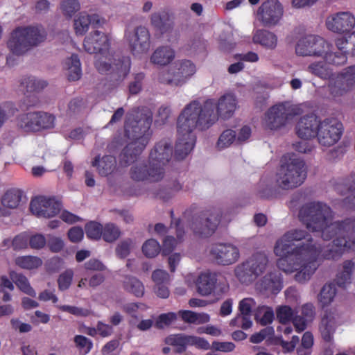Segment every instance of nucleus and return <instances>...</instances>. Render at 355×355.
Returning a JSON list of instances; mask_svg holds the SVG:
<instances>
[{
    "label": "nucleus",
    "instance_id": "obj_20",
    "mask_svg": "<svg viewBox=\"0 0 355 355\" xmlns=\"http://www.w3.org/2000/svg\"><path fill=\"white\" fill-rule=\"evenodd\" d=\"M341 314L336 310L327 311L322 318L319 330L323 340L330 342L333 339L336 329L343 323Z\"/></svg>",
    "mask_w": 355,
    "mask_h": 355
},
{
    "label": "nucleus",
    "instance_id": "obj_1",
    "mask_svg": "<svg viewBox=\"0 0 355 355\" xmlns=\"http://www.w3.org/2000/svg\"><path fill=\"white\" fill-rule=\"evenodd\" d=\"M348 234L336 235L332 238L334 239L332 243L322 250L320 245L313 241L306 230L291 229L276 241L274 252L280 257L277 266L286 274L296 272L295 281L305 283L318 268L320 256L325 259L336 260L345 251L355 248V237L347 239Z\"/></svg>",
    "mask_w": 355,
    "mask_h": 355
},
{
    "label": "nucleus",
    "instance_id": "obj_6",
    "mask_svg": "<svg viewBox=\"0 0 355 355\" xmlns=\"http://www.w3.org/2000/svg\"><path fill=\"white\" fill-rule=\"evenodd\" d=\"M46 38L43 28L37 26H20L10 34L8 41V48L16 55H22L39 46Z\"/></svg>",
    "mask_w": 355,
    "mask_h": 355
},
{
    "label": "nucleus",
    "instance_id": "obj_51",
    "mask_svg": "<svg viewBox=\"0 0 355 355\" xmlns=\"http://www.w3.org/2000/svg\"><path fill=\"white\" fill-rule=\"evenodd\" d=\"M142 252L147 257H155L160 252V245L156 240L148 239L143 244Z\"/></svg>",
    "mask_w": 355,
    "mask_h": 355
},
{
    "label": "nucleus",
    "instance_id": "obj_36",
    "mask_svg": "<svg viewBox=\"0 0 355 355\" xmlns=\"http://www.w3.org/2000/svg\"><path fill=\"white\" fill-rule=\"evenodd\" d=\"M22 193L20 190L12 189L7 191L1 198V205L2 208L8 209H15L20 203L21 200Z\"/></svg>",
    "mask_w": 355,
    "mask_h": 355
},
{
    "label": "nucleus",
    "instance_id": "obj_19",
    "mask_svg": "<svg viewBox=\"0 0 355 355\" xmlns=\"http://www.w3.org/2000/svg\"><path fill=\"white\" fill-rule=\"evenodd\" d=\"M60 209L61 205L59 202L43 196L35 198L30 204L31 211L37 217H53L60 212Z\"/></svg>",
    "mask_w": 355,
    "mask_h": 355
},
{
    "label": "nucleus",
    "instance_id": "obj_18",
    "mask_svg": "<svg viewBox=\"0 0 355 355\" xmlns=\"http://www.w3.org/2000/svg\"><path fill=\"white\" fill-rule=\"evenodd\" d=\"M327 28L336 33H346L355 27V17L349 11L330 15L326 19Z\"/></svg>",
    "mask_w": 355,
    "mask_h": 355
},
{
    "label": "nucleus",
    "instance_id": "obj_14",
    "mask_svg": "<svg viewBox=\"0 0 355 355\" xmlns=\"http://www.w3.org/2000/svg\"><path fill=\"white\" fill-rule=\"evenodd\" d=\"M343 133V124L336 119H326L320 121L317 138L324 146H331L340 139Z\"/></svg>",
    "mask_w": 355,
    "mask_h": 355
},
{
    "label": "nucleus",
    "instance_id": "obj_53",
    "mask_svg": "<svg viewBox=\"0 0 355 355\" xmlns=\"http://www.w3.org/2000/svg\"><path fill=\"white\" fill-rule=\"evenodd\" d=\"M60 6L63 14L69 17H72L80 8L78 0H63Z\"/></svg>",
    "mask_w": 355,
    "mask_h": 355
},
{
    "label": "nucleus",
    "instance_id": "obj_58",
    "mask_svg": "<svg viewBox=\"0 0 355 355\" xmlns=\"http://www.w3.org/2000/svg\"><path fill=\"white\" fill-rule=\"evenodd\" d=\"M276 313L278 320L282 324L290 322L293 317V311L288 306H279L276 310Z\"/></svg>",
    "mask_w": 355,
    "mask_h": 355
},
{
    "label": "nucleus",
    "instance_id": "obj_50",
    "mask_svg": "<svg viewBox=\"0 0 355 355\" xmlns=\"http://www.w3.org/2000/svg\"><path fill=\"white\" fill-rule=\"evenodd\" d=\"M336 45L338 49L343 53H347L355 45V31L349 35L347 37L338 38L336 41Z\"/></svg>",
    "mask_w": 355,
    "mask_h": 355
},
{
    "label": "nucleus",
    "instance_id": "obj_16",
    "mask_svg": "<svg viewBox=\"0 0 355 355\" xmlns=\"http://www.w3.org/2000/svg\"><path fill=\"white\" fill-rule=\"evenodd\" d=\"M209 254L218 264L222 266L234 264L240 258L239 248L230 243L213 244L210 248Z\"/></svg>",
    "mask_w": 355,
    "mask_h": 355
},
{
    "label": "nucleus",
    "instance_id": "obj_64",
    "mask_svg": "<svg viewBox=\"0 0 355 355\" xmlns=\"http://www.w3.org/2000/svg\"><path fill=\"white\" fill-rule=\"evenodd\" d=\"M347 185L350 194L347 197L346 200L350 204L351 207H355V173L349 178Z\"/></svg>",
    "mask_w": 355,
    "mask_h": 355
},
{
    "label": "nucleus",
    "instance_id": "obj_28",
    "mask_svg": "<svg viewBox=\"0 0 355 355\" xmlns=\"http://www.w3.org/2000/svg\"><path fill=\"white\" fill-rule=\"evenodd\" d=\"M174 50L168 46L157 47L152 53L150 60L152 63L166 66L170 64L175 58Z\"/></svg>",
    "mask_w": 355,
    "mask_h": 355
},
{
    "label": "nucleus",
    "instance_id": "obj_32",
    "mask_svg": "<svg viewBox=\"0 0 355 355\" xmlns=\"http://www.w3.org/2000/svg\"><path fill=\"white\" fill-rule=\"evenodd\" d=\"M92 166H96L98 173L102 176H107L116 169V160L114 157L106 155L99 159L96 157L92 162Z\"/></svg>",
    "mask_w": 355,
    "mask_h": 355
},
{
    "label": "nucleus",
    "instance_id": "obj_13",
    "mask_svg": "<svg viewBox=\"0 0 355 355\" xmlns=\"http://www.w3.org/2000/svg\"><path fill=\"white\" fill-rule=\"evenodd\" d=\"M355 87V64L345 67L329 82L330 93L334 96H341Z\"/></svg>",
    "mask_w": 355,
    "mask_h": 355
},
{
    "label": "nucleus",
    "instance_id": "obj_2",
    "mask_svg": "<svg viewBox=\"0 0 355 355\" xmlns=\"http://www.w3.org/2000/svg\"><path fill=\"white\" fill-rule=\"evenodd\" d=\"M237 100L232 93H226L221 96L217 102L209 98L203 103L193 100L183 109L181 117L183 125L187 128L199 127L204 131L211 127L218 118L227 119L234 114Z\"/></svg>",
    "mask_w": 355,
    "mask_h": 355
},
{
    "label": "nucleus",
    "instance_id": "obj_5",
    "mask_svg": "<svg viewBox=\"0 0 355 355\" xmlns=\"http://www.w3.org/2000/svg\"><path fill=\"white\" fill-rule=\"evenodd\" d=\"M306 173L304 161L294 154H288L281 159L280 166L276 173L275 182L282 189H293L303 184L306 178Z\"/></svg>",
    "mask_w": 355,
    "mask_h": 355
},
{
    "label": "nucleus",
    "instance_id": "obj_31",
    "mask_svg": "<svg viewBox=\"0 0 355 355\" xmlns=\"http://www.w3.org/2000/svg\"><path fill=\"white\" fill-rule=\"evenodd\" d=\"M64 68L69 80L76 81L81 78V64L77 55L73 54L67 58L64 62Z\"/></svg>",
    "mask_w": 355,
    "mask_h": 355
},
{
    "label": "nucleus",
    "instance_id": "obj_7",
    "mask_svg": "<svg viewBox=\"0 0 355 355\" xmlns=\"http://www.w3.org/2000/svg\"><path fill=\"white\" fill-rule=\"evenodd\" d=\"M297 108L288 102L272 106L265 113L263 125L266 129L277 130L284 128L288 121L297 114Z\"/></svg>",
    "mask_w": 355,
    "mask_h": 355
},
{
    "label": "nucleus",
    "instance_id": "obj_52",
    "mask_svg": "<svg viewBox=\"0 0 355 355\" xmlns=\"http://www.w3.org/2000/svg\"><path fill=\"white\" fill-rule=\"evenodd\" d=\"M58 308L64 312H67L76 317H87L92 314V311L88 309L70 305H59Z\"/></svg>",
    "mask_w": 355,
    "mask_h": 355
},
{
    "label": "nucleus",
    "instance_id": "obj_42",
    "mask_svg": "<svg viewBox=\"0 0 355 355\" xmlns=\"http://www.w3.org/2000/svg\"><path fill=\"white\" fill-rule=\"evenodd\" d=\"M11 280L16 284V286L24 293L33 297L36 296V292L31 287L28 279L20 273L11 272L10 273Z\"/></svg>",
    "mask_w": 355,
    "mask_h": 355
},
{
    "label": "nucleus",
    "instance_id": "obj_44",
    "mask_svg": "<svg viewBox=\"0 0 355 355\" xmlns=\"http://www.w3.org/2000/svg\"><path fill=\"white\" fill-rule=\"evenodd\" d=\"M91 20L90 15L85 12L80 13L73 21V27L76 35H84L89 29Z\"/></svg>",
    "mask_w": 355,
    "mask_h": 355
},
{
    "label": "nucleus",
    "instance_id": "obj_21",
    "mask_svg": "<svg viewBox=\"0 0 355 355\" xmlns=\"http://www.w3.org/2000/svg\"><path fill=\"white\" fill-rule=\"evenodd\" d=\"M173 148L171 144L166 140L157 142L151 150L148 162L155 167L164 169V166L169 162L172 157Z\"/></svg>",
    "mask_w": 355,
    "mask_h": 355
},
{
    "label": "nucleus",
    "instance_id": "obj_43",
    "mask_svg": "<svg viewBox=\"0 0 355 355\" xmlns=\"http://www.w3.org/2000/svg\"><path fill=\"white\" fill-rule=\"evenodd\" d=\"M15 263L21 268L31 270L42 266V261L36 256H21L15 259Z\"/></svg>",
    "mask_w": 355,
    "mask_h": 355
},
{
    "label": "nucleus",
    "instance_id": "obj_55",
    "mask_svg": "<svg viewBox=\"0 0 355 355\" xmlns=\"http://www.w3.org/2000/svg\"><path fill=\"white\" fill-rule=\"evenodd\" d=\"M178 318V314L173 312L160 314L155 322V327L157 329H164L171 325Z\"/></svg>",
    "mask_w": 355,
    "mask_h": 355
},
{
    "label": "nucleus",
    "instance_id": "obj_46",
    "mask_svg": "<svg viewBox=\"0 0 355 355\" xmlns=\"http://www.w3.org/2000/svg\"><path fill=\"white\" fill-rule=\"evenodd\" d=\"M121 233L117 225L112 223H108L103 226L102 238L107 243H113L120 237Z\"/></svg>",
    "mask_w": 355,
    "mask_h": 355
},
{
    "label": "nucleus",
    "instance_id": "obj_60",
    "mask_svg": "<svg viewBox=\"0 0 355 355\" xmlns=\"http://www.w3.org/2000/svg\"><path fill=\"white\" fill-rule=\"evenodd\" d=\"M144 78L145 74L142 72L134 75L133 80L129 85V92L131 94H137L141 92Z\"/></svg>",
    "mask_w": 355,
    "mask_h": 355
},
{
    "label": "nucleus",
    "instance_id": "obj_56",
    "mask_svg": "<svg viewBox=\"0 0 355 355\" xmlns=\"http://www.w3.org/2000/svg\"><path fill=\"white\" fill-rule=\"evenodd\" d=\"M236 140V133L234 130L228 129L220 135L217 146L219 148H224L230 146Z\"/></svg>",
    "mask_w": 355,
    "mask_h": 355
},
{
    "label": "nucleus",
    "instance_id": "obj_24",
    "mask_svg": "<svg viewBox=\"0 0 355 355\" xmlns=\"http://www.w3.org/2000/svg\"><path fill=\"white\" fill-rule=\"evenodd\" d=\"M130 139L132 141L124 148L121 154V161L125 164L134 162L136 157L145 149L150 140L146 136Z\"/></svg>",
    "mask_w": 355,
    "mask_h": 355
},
{
    "label": "nucleus",
    "instance_id": "obj_26",
    "mask_svg": "<svg viewBox=\"0 0 355 355\" xmlns=\"http://www.w3.org/2000/svg\"><path fill=\"white\" fill-rule=\"evenodd\" d=\"M150 19L151 25L162 34L171 31L173 28V22L164 11L153 12Z\"/></svg>",
    "mask_w": 355,
    "mask_h": 355
},
{
    "label": "nucleus",
    "instance_id": "obj_11",
    "mask_svg": "<svg viewBox=\"0 0 355 355\" xmlns=\"http://www.w3.org/2000/svg\"><path fill=\"white\" fill-rule=\"evenodd\" d=\"M183 114V110L180 114L177 121L178 130V141L175 145V156L178 159H184L193 150L196 137L193 134V130L198 129L200 130L199 127L187 128L183 125L181 117Z\"/></svg>",
    "mask_w": 355,
    "mask_h": 355
},
{
    "label": "nucleus",
    "instance_id": "obj_54",
    "mask_svg": "<svg viewBox=\"0 0 355 355\" xmlns=\"http://www.w3.org/2000/svg\"><path fill=\"white\" fill-rule=\"evenodd\" d=\"M13 282L10 280L6 276H2L0 278V293H3L2 300L9 302L11 300V295L8 291L14 290Z\"/></svg>",
    "mask_w": 355,
    "mask_h": 355
},
{
    "label": "nucleus",
    "instance_id": "obj_38",
    "mask_svg": "<svg viewBox=\"0 0 355 355\" xmlns=\"http://www.w3.org/2000/svg\"><path fill=\"white\" fill-rule=\"evenodd\" d=\"M178 315L181 317L184 322L191 324H204L208 322L210 320V317L207 313H198L189 310H180L178 311Z\"/></svg>",
    "mask_w": 355,
    "mask_h": 355
},
{
    "label": "nucleus",
    "instance_id": "obj_59",
    "mask_svg": "<svg viewBox=\"0 0 355 355\" xmlns=\"http://www.w3.org/2000/svg\"><path fill=\"white\" fill-rule=\"evenodd\" d=\"M175 78L174 67L161 71L158 77L161 83L178 86V81L175 80Z\"/></svg>",
    "mask_w": 355,
    "mask_h": 355
},
{
    "label": "nucleus",
    "instance_id": "obj_25",
    "mask_svg": "<svg viewBox=\"0 0 355 355\" xmlns=\"http://www.w3.org/2000/svg\"><path fill=\"white\" fill-rule=\"evenodd\" d=\"M175 81L178 85H182L196 72L195 64L188 60L178 62L174 67Z\"/></svg>",
    "mask_w": 355,
    "mask_h": 355
},
{
    "label": "nucleus",
    "instance_id": "obj_37",
    "mask_svg": "<svg viewBox=\"0 0 355 355\" xmlns=\"http://www.w3.org/2000/svg\"><path fill=\"white\" fill-rule=\"evenodd\" d=\"M307 71L322 79H329V81L336 76L332 69L324 62H315L309 64Z\"/></svg>",
    "mask_w": 355,
    "mask_h": 355
},
{
    "label": "nucleus",
    "instance_id": "obj_35",
    "mask_svg": "<svg viewBox=\"0 0 355 355\" xmlns=\"http://www.w3.org/2000/svg\"><path fill=\"white\" fill-rule=\"evenodd\" d=\"M47 86V83L34 76L23 77L20 80L21 89L27 92H38Z\"/></svg>",
    "mask_w": 355,
    "mask_h": 355
},
{
    "label": "nucleus",
    "instance_id": "obj_57",
    "mask_svg": "<svg viewBox=\"0 0 355 355\" xmlns=\"http://www.w3.org/2000/svg\"><path fill=\"white\" fill-rule=\"evenodd\" d=\"M73 277V272L72 270H66L61 273L58 279V288L60 291L68 289L71 284Z\"/></svg>",
    "mask_w": 355,
    "mask_h": 355
},
{
    "label": "nucleus",
    "instance_id": "obj_15",
    "mask_svg": "<svg viewBox=\"0 0 355 355\" xmlns=\"http://www.w3.org/2000/svg\"><path fill=\"white\" fill-rule=\"evenodd\" d=\"M329 49V44L316 35H308L299 40L295 52L302 56H323Z\"/></svg>",
    "mask_w": 355,
    "mask_h": 355
},
{
    "label": "nucleus",
    "instance_id": "obj_41",
    "mask_svg": "<svg viewBox=\"0 0 355 355\" xmlns=\"http://www.w3.org/2000/svg\"><path fill=\"white\" fill-rule=\"evenodd\" d=\"M189 337L184 334H171L165 338L164 342L166 345L176 347V352L182 353L189 345Z\"/></svg>",
    "mask_w": 355,
    "mask_h": 355
},
{
    "label": "nucleus",
    "instance_id": "obj_29",
    "mask_svg": "<svg viewBox=\"0 0 355 355\" xmlns=\"http://www.w3.org/2000/svg\"><path fill=\"white\" fill-rule=\"evenodd\" d=\"M38 112H30L18 116L17 125L26 132H37Z\"/></svg>",
    "mask_w": 355,
    "mask_h": 355
},
{
    "label": "nucleus",
    "instance_id": "obj_40",
    "mask_svg": "<svg viewBox=\"0 0 355 355\" xmlns=\"http://www.w3.org/2000/svg\"><path fill=\"white\" fill-rule=\"evenodd\" d=\"M123 288L137 297H142L144 294L143 283L135 277L125 276L123 280Z\"/></svg>",
    "mask_w": 355,
    "mask_h": 355
},
{
    "label": "nucleus",
    "instance_id": "obj_4",
    "mask_svg": "<svg viewBox=\"0 0 355 355\" xmlns=\"http://www.w3.org/2000/svg\"><path fill=\"white\" fill-rule=\"evenodd\" d=\"M84 49L89 53H98L95 67L101 73L110 75V80L113 85L121 83L130 72L131 61L128 56L112 55L107 50L110 39L105 33L94 31L91 32L84 40Z\"/></svg>",
    "mask_w": 355,
    "mask_h": 355
},
{
    "label": "nucleus",
    "instance_id": "obj_3",
    "mask_svg": "<svg viewBox=\"0 0 355 355\" xmlns=\"http://www.w3.org/2000/svg\"><path fill=\"white\" fill-rule=\"evenodd\" d=\"M298 218L308 230L320 232L324 241H330L338 234L355 232V218L334 221L332 209L320 201L304 204L300 209Z\"/></svg>",
    "mask_w": 355,
    "mask_h": 355
},
{
    "label": "nucleus",
    "instance_id": "obj_39",
    "mask_svg": "<svg viewBox=\"0 0 355 355\" xmlns=\"http://www.w3.org/2000/svg\"><path fill=\"white\" fill-rule=\"evenodd\" d=\"M234 272L237 279L241 284L247 285L251 284L257 278L245 261L236 266Z\"/></svg>",
    "mask_w": 355,
    "mask_h": 355
},
{
    "label": "nucleus",
    "instance_id": "obj_49",
    "mask_svg": "<svg viewBox=\"0 0 355 355\" xmlns=\"http://www.w3.org/2000/svg\"><path fill=\"white\" fill-rule=\"evenodd\" d=\"M103 226L97 222L91 221L85 225L87 237L94 240H99L102 237Z\"/></svg>",
    "mask_w": 355,
    "mask_h": 355
},
{
    "label": "nucleus",
    "instance_id": "obj_63",
    "mask_svg": "<svg viewBox=\"0 0 355 355\" xmlns=\"http://www.w3.org/2000/svg\"><path fill=\"white\" fill-rule=\"evenodd\" d=\"M28 243L32 249L40 250L46 244V239L42 234H35L28 237Z\"/></svg>",
    "mask_w": 355,
    "mask_h": 355
},
{
    "label": "nucleus",
    "instance_id": "obj_30",
    "mask_svg": "<svg viewBox=\"0 0 355 355\" xmlns=\"http://www.w3.org/2000/svg\"><path fill=\"white\" fill-rule=\"evenodd\" d=\"M216 281V275L214 274H200L196 282L198 293L202 296L210 295L215 288Z\"/></svg>",
    "mask_w": 355,
    "mask_h": 355
},
{
    "label": "nucleus",
    "instance_id": "obj_61",
    "mask_svg": "<svg viewBox=\"0 0 355 355\" xmlns=\"http://www.w3.org/2000/svg\"><path fill=\"white\" fill-rule=\"evenodd\" d=\"M133 245V241L130 239L122 241L116 248V254L120 258H125L129 255Z\"/></svg>",
    "mask_w": 355,
    "mask_h": 355
},
{
    "label": "nucleus",
    "instance_id": "obj_48",
    "mask_svg": "<svg viewBox=\"0 0 355 355\" xmlns=\"http://www.w3.org/2000/svg\"><path fill=\"white\" fill-rule=\"evenodd\" d=\"M331 46L329 45V50H327L323 55L326 62L331 64L341 65L347 62L346 53L339 51L333 53L331 50Z\"/></svg>",
    "mask_w": 355,
    "mask_h": 355
},
{
    "label": "nucleus",
    "instance_id": "obj_23",
    "mask_svg": "<svg viewBox=\"0 0 355 355\" xmlns=\"http://www.w3.org/2000/svg\"><path fill=\"white\" fill-rule=\"evenodd\" d=\"M320 121L315 115L304 116L297 122L295 130L297 136L303 139H310L316 137Z\"/></svg>",
    "mask_w": 355,
    "mask_h": 355
},
{
    "label": "nucleus",
    "instance_id": "obj_8",
    "mask_svg": "<svg viewBox=\"0 0 355 355\" xmlns=\"http://www.w3.org/2000/svg\"><path fill=\"white\" fill-rule=\"evenodd\" d=\"M132 119L129 117L125 125V134L129 139H138L146 136L150 138V128L153 121V114L148 109L133 111Z\"/></svg>",
    "mask_w": 355,
    "mask_h": 355
},
{
    "label": "nucleus",
    "instance_id": "obj_62",
    "mask_svg": "<svg viewBox=\"0 0 355 355\" xmlns=\"http://www.w3.org/2000/svg\"><path fill=\"white\" fill-rule=\"evenodd\" d=\"M73 340L76 347L83 349L85 354H88L93 347L92 341L84 336L77 335L74 337Z\"/></svg>",
    "mask_w": 355,
    "mask_h": 355
},
{
    "label": "nucleus",
    "instance_id": "obj_10",
    "mask_svg": "<svg viewBox=\"0 0 355 355\" xmlns=\"http://www.w3.org/2000/svg\"><path fill=\"white\" fill-rule=\"evenodd\" d=\"M124 37L133 55L146 53L150 47V34L145 26L128 25L125 28Z\"/></svg>",
    "mask_w": 355,
    "mask_h": 355
},
{
    "label": "nucleus",
    "instance_id": "obj_33",
    "mask_svg": "<svg viewBox=\"0 0 355 355\" xmlns=\"http://www.w3.org/2000/svg\"><path fill=\"white\" fill-rule=\"evenodd\" d=\"M253 42L270 49H274L277 44V37L275 33L267 30H258L252 37Z\"/></svg>",
    "mask_w": 355,
    "mask_h": 355
},
{
    "label": "nucleus",
    "instance_id": "obj_9",
    "mask_svg": "<svg viewBox=\"0 0 355 355\" xmlns=\"http://www.w3.org/2000/svg\"><path fill=\"white\" fill-rule=\"evenodd\" d=\"M222 213L219 209H213L201 212L193 217L190 227L200 236L207 237L216 231L220 222Z\"/></svg>",
    "mask_w": 355,
    "mask_h": 355
},
{
    "label": "nucleus",
    "instance_id": "obj_12",
    "mask_svg": "<svg viewBox=\"0 0 355 355\" xmlns=\"http://www.w3.org/2000/svg\"><path fill=\"white\" fill-rule=\"evenodd\" d=\"M284 14V8L279 0H266L258 8V21L264 27H274L279 24Z\"/></svg>",
    "mask_w": 355,
    "mask_h": 355
},
{
    "label": "nucleus",
    "instance_id": "obj_17",
    "mask_svg": "<svg viewBox=\"0 0 355 355\" xmlns=\"http://www.w3.org/2000/svg\"><path fill=\"white\" fill-rule=\"evenodd\" d=\"M164 168L155 167L149 162L148 164H137L132 166L130 171L131 179L137 182H159L164 178Z\"/></svg>",
    "mask_w": 355,
    "mask_h": 355
},
{
    "label": "nucleus",
    "instance_id": "obj_27",
    "mask_svg": "<svg viewBox=\"0 0 355 355\" xmlns=\"http://www.w3.org/2000/svg\"><path fill=\"white\" fill-rule=\"evenodd\" d=\"M259 289L269 293H277L282 288L280 274L270 272L265 275L259 283Z\"/></svg>",
    "mask_w": 355,
    "mask_h": 355
},
{
    "label": "nucleus",
    "instance_id": "obj_34",
    "mask_svg": "<svg viewBox=\"0 0 355 355\" xmlns=\"http://www.w3.org/2000/svg\"><path fill=\"white\" fill-rule=\"evenodd\" d=\"M245 262L251 268L257 277H258L266 270L268 259L264 253L258 252L252 255Z\"/></svg>",
    "mask_w": 355,
    "mask_h": 355
},
{
    "label": "nucleus",
    "instance_id": "obj_22",
    "mask_svg": "<svg viewBox=\"0 0 355 355\" xmlns=\"http://www.w3.org/2000/svg\"><path fill=\"white\" fill-rule=\"evenodd\" d=\"M256 306V302L252 297H247L241 300L239 304L240 313L231 320L230 325L240 327L245 330L250 328L252 324L251 320L252 311Z\"/></svg>",
    "mask_w": 355,
    "mask_h": 355
},
{
    "label": "nucleus",
    "instance_id": "obj_45",
    "mask_svg": "<svg viewBox=\"0 0 355 355\" xmlns=\"http://www.w3.org/2000/svg\"><path fill=\"white\" fill-rule=\"evenodd\" d=\"M336 294V286L330 283L323 286L318 295V300L323 306L330 304Z\"/></svg>",
    "mask_w": 355,
    "mask_h": 355
},
{
    "label": "nucleus",
    "instance_id": "obj_47",
    "mask_svg": "<svg viewBox=\"0 0 355 355\" xmlns=\"http://www.w3.org/2000/svg\"><path fill=\"white\" fill-rule=\"evenodd\" d=\"M37 132L53 129L55 127V117L45 112H38Z\"/></svg>",
    "mask_w": 355,
    "mask_h": 355
}]
</instances>
